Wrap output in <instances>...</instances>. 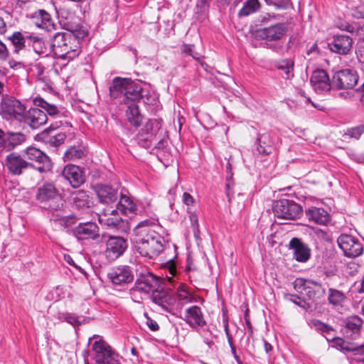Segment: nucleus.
I'll list each match as a JSON object with an SVG mask.
<instances>
[{"label":"nucleus","instance_id":"obj_1","mask_svg":"<svg viewBox=\"0 0 364 364\" xmlns=\"http://www.w3.org/2000/svg\"><path fill=\"white\" fill-rule=\"evenodd\" d=\"M157 222L154 218L146 219L134 228L131 241L134 251L141 257L154 259L164 250V238L151 229Z\"/></svg>","mask_w":364,"mask_h":364},{"label":"nucleus","instance_id":"obj_2","mask_svg":"<svg viewBox=\"0 0 364 364\" xmlns=\"http://www.w3.org/2000/svg\"><path fill=\"white\" fill-rule=\"evenodd\" d=\"M109 90L111 97L119 98L120 102L125 105L136 104L144 97L141 81L131 78L115 77Z\"/></svg>","mask_w":364,"mask_h":364},{"label":"nucleus","instance_id":"obj_3","mask_svg":"<svg viewBox=\"0 0 364 364\" xmlns=\"http://www.w3.org/2000/svg\"><path fill=\"white\" fill-rule=\"evenodd\" d=\"M87 33L82 31L80 35L69 33H57L52 39L51 48L54 55L61 59L73 60L79 55L80 47L77 38H84Z\"/></svg>","mask_w":364,"mask_h":364},{"label":"nucleus","instance_id":"obj_4","mask_svg":"<svg viewBox=\"0 0 364 364\" xmlns=\"http://www.w3.org/2000/svg\"><path fill=\"white\" fill-rule=\"evenodd\" d=\"M25 106L17 99L7 95H2L0 102V115L6 120L21 121Z\"/></svg>","mask_w":364,"mask_h":364},{"label":"nucleus","instance_id":"obj_5","mask_svg":"<svg viewBox=\"0 0 364 364\" xmlns=\"http://www.w3.org/2000/svg\"><path fill=\"white\" fill-rule=\"evenodd\" d=\"M294 289L301 295H305L309 300L316 301L324 296L325 289L322 285L311 279L296 278L293 283Z\"/></svg>","mask_w":364,"mask_h":364},{"label":"nucleus","instance_id":"obj_6","mask_svg":"<svg viewBox=\"0 0 364 364\" xmlns=\"http://www.w3.org/2000/svg\"><path fill=\"white\" fill-rule=\"evenodd\" d=\"M159 284L158 279L152 273L144 272L140 273L137 277L134 287L130 289L131 294L136 297L137 294H140V298L147 296L152 293Z\"/></svg>","mask_w":364,"mask_h":364},{"label":"nucleus","instance_id":"obj_7","mask_svg":"<svg viewBox=\"0 0 364 364\" xmlns=\"http://www.w3.org/2000/svg\"><path fill=\"white\" fill-rule=\"evenodd\" d=\"M273 212L278 218L296 220L302 213V208L292 200L281 199L273 205Z\"/></svg>","mask_w":364,"mask_h":364},{"label":"nucleus","instance_id":"obj_8","mask_svg":"<svg viewBox=\"0 0 364 364\" xmlns=\"http://www.w3.org/2000/svg\"><path fill=\"white\" fill-rule=\"evenodd\" d=\"M24 157L28 163L32 164L31 168L40 173H47L52 169L53 163L50 158L37 148L33 146L27 148Z\"/></svg>","mask_w":364,"mask_h":364},{"label":"nucleus","instance_id":"obj_9","mask_svg":"<svg viewBox=\"0 0 364 364\" xmlns=\"http://www.w3.org/2000/svg\"><path fill=\"white\" fill-rule=\"evenodd\" d=\"M7 39L14 46L13 53L15 54H18L21 50L25 49L26 43L30 46L31 43H33L32 46L34 50L38 53L39 52L38 48L41 47L43 43L42 39L38 36L29 35L26 32L21 33L19 31L13 33L12 35L8 36Z\"/></svg>","mask_w":364,"mask_h":364},{"label":"nucleus","instance_id":"obj_10","mask_svg":"<svg viewBox=\"0 0 364 364\" xmlns=\"http://www.w3.org/2000/svg\"><path fill=\"white\" fill-rule=\"evenodd\" d=\"M92 349L94 359L97 364H119L111 347L104 341H95Z\"/></svg>","mask_w":364,"mask_h":364},{"label":"nucleus","instance_id":"obj_11","mask_svg":"<svg viewBox=\"0 0 364 364\" xmlns=\"http://www.w3.org/2000/svg\"><path fill=\"white\" fill-rule=\"evenodd\" d=\"M339 247L348 257H356L363 252V244L352 235L343 234L337 240Z\"/></svg>","mask_w":364,"mask_h":364},{"label":"nucleus","instance_id":"obj_12","mask_svg":"<svg viewBox=\"0 0 364 364\" xmlns=\"http://www.w3.org/2000/svg\"><path fill=\"white\" fill-rule=\"evenodd\" d=\"M358 76L356 72L344 69L336 72L332 78V85L338 89L350 90L358 83Z\"/></svg>","mask_w":364,"mask_h":364},{"label":"nucleus","instance_id":"obj_13","mask_svg":"<svg viewBox=\"0 0 364 364\" xmlns=\"http://www.w3.org/2000/svg\"><path fill=\"white\" fill-rule=\"evenodd\" d=\"M108 278L115 285L127 284L134 281V272L128 265H119L114 267L108 273Z\"/></svg>","mask_w":364,"mask_h":364},{"label":"nucleus","instance_id":"obj_14","mask_svg":"<svg viewBox=\"0 0 364 364\" xmlns=\"http://www.w3.org/2000/svg\"><path fill=\"white\" fill-rule=\"evenodd\" d=\"M287 31V25L284 23H279L257 30L256 35L262 40L276 41L282 39Z\"/></svg>","mask_w":364,"mask_h":364},{"label":"nucleus","instance_id":"obj_15","mask_svg":"<svg viewBox=\"0 0 364 364\" xmlns=\"http://www.w3.org/2000/svg\"><path fill=\"white\" fill-rule=\"evenodd\" d=\"M311 85L318 94H323L330 91L332 81L326 70L323 69L315 70L310 78Z\"/></svg>","mask_w":364,"mask_h":364},{"label":"nucleus","instance_id":"obj_16","mask_svg":"<svg viewBox=\"0 0 364 364\" xmlns=\"http://www.w3.org/2000/svg\"><path fill=\"white\" fill-rule=\"evenodd\" d=\"M5 165L11 174L19 176L31 168L32 164L28 163L25 157L13 152L6 156Z\"/></svg>","mask_w":364,"mask_h":364},{"label":"nucleus","instance_id":"obj_17","mask_svg":"<svg viewBox=\"0 0 364 364\" xmlns=\"http://www.w3.org/2000/svg\"><path fill=\"white\" fill-rule=\"evenodd\" d=\"M127 248V241L122 237H109L106 243V257L111 260L116 259L123 255Z\"/></svg>","mask_w":364,"mask_h":364},{"label":"nucleus","instance_id":"obj_18","mask_svg":"<svg viewBox=\"0 0 364 364\" xmlns=\"http://www.w3.org/2000/svg\"><path fill=\"white\" fill-rule=\"evenodd\" d=\"M153 302L159 305L164 311L171 313L174 309L176 298L164 289H159L157 287L151 293Z\"/></svg>","mask_w":364,"mask_h":364},{"label":"nucleus","instance_id":"obj_19","mask_svg":"<svg viewBox=\"0 0 364 364\" xmlns=\"http://www.w3.org/2000/svg\"><path fill=\"white\" fill-rule=\"evenodd\" d=\"M353 39L347 35H335L328 43V47L331 52L339 55H348L352 49Z\"/></svg>","mask_w":364,"mask_h":364},{"label":"nucleus","instance_id":"obj_20","mask_svg":"<svg viewBox=\"0 0 364 364\" xmlns=\"http://www.w3.org/2000/svg\"><path fill=\"white\" fill-rule=\"evenodd\" d=\"M118 210L104 209L101 213L98 214L99 223L104 226L112 229H119L122 227L124 220L118 214Z\"/></svg>","mask_w":364,"mask_h":364},{"label":"nucleus","instance_id":"obj_21","mask_svg":"<svg viewBox=\"0 0 364 364\" xmlns=\"http://www.w3.org/2000/svg\"><path fill=\"white\" fill-rule=\"evenodd\" d=\"M61 175L73 188L80 187L85 181L84 172L75 165H66L63 169Z\"/></svg>","mask_w":364,"mask_h":364},{"label":"nucleus","instance_id":"obj_22","mask_svg":"<svg viewBox=\"0 0 364 364\" xmlns=\"http://www.w3.org/2000/svg\"><path fill=\"white\" fill-rule=\"evenodd\" d=\"M48 120L46 113L38 108H31L23 114L22 120L33 129L44 125Z\"/></svg>","mask_w":364,"mask_h":364},{"label":"nucleus","instance_id":"obj_23","mask_svg":"<svg viewBox=\"0 0 364 364\" xmlns=\"http://www.w3.org/2000/svg\"><path fill=\"white\" fill-rule=\"evenodd\" d=\"M73 235L78 240H96L99 237V228L95 223H81L73 229Z\"/></svg>","mask_w":364,"mask_h":364},{"label":"nucleus","instance_id":"obj_24","mask_svg":"<svg viewBox=\"0 0 364 364\" xmlns=\"http://www.w3.org/2000/svg\"><path fill=\"white\" fill-rule=\"evenodd\" d=\"M95 191L99 201L105 205H110L117 202L118 199V191L112 186L108 184H97L95 186Z\"/></svg>","mask_w":364,"mask_h":364},{"label":"nucleus","instance_id":"obj_25","mask_svg":"<svg viewBox=\"0 0 364 364\" xmlns=\"http://www.w3.org/2000/svg\"><path fill=\"white\" fill-rule=\"evenodd\" d=\"M183 318L191 328L203 327L206 324L201 309L198 306H192L186 309Z\"/></svg>","mask_w":364,"mask_h":364},{"label":"nucleus","instance_id":"obj_26","mask_svg":"<svg viewBox=\"0 0 364 364\" xmlns=\"http://www.w3.org/2000/svg\"><path fill=\"white\" fill-rule=\"evenodd\" d=\"M306 218L314 224L326 225L331 220L330 214L322 208L311 207L305 211Z\"/></svg>","mask_w":364,"mask_h":364},{"label":"nucleus","instance_id":"obj_27","mask_svg":"<svg viewBox=\"0 0 364 364\" xmlns=\"http://www.w3.org/2000/svg\"><path fill=\"white\" fill-rule=\"evenodd\" d=\"M289 248L294 250V255L298 262H306L311 255V250L308 245L301 239L294 237L289 242Z\"/></svg>","mask_w":364,"mask_h":364},{"label":"nucleus","instance_id":"obj_28","mask_svg":"<svg viewBox=\"0 0 364 364\" xmlns=\"http://www.w3.org/2000/svg\"><path fill=\"white\" fill-rule=\"evenodd\" d=\"M58 196V191L51 183H45L38 187L36 195V200L41 203L54 200Z\"/></svg>","mask_w":364,"mask_h":364},{"label":"nucleus","instance_id":"obj_29","mask_svg":"<svg viewBox=\"0 0 364 364\" xmlns=\"http://www.w3.org/2000/svg\"><path fill=\"white\" fill-rule=\"evenodd\" d=\"M33 23L38 28L50 31L54 28V23L50 15L45 10H38L33 16Z\"/></svg>","mask_w":364,"mask_h":364},{"label":"nucleus","instance_id":"obj_30","mask_svg":"<svg viewBox=\"0 0 364 364\" xmlns=\"http://www.w3.org/2000/svg\"><path fill=\"white\" fill-rule=\"evenodd\" d=\"M275 68L282 72V77L290 80L294 76V61L291 58L280 59L274 63Z\"/></svg>","mask_w":364,"mask_h":364},{"label":"nucleus","instance_id":"obj_31","mask_svg":"<svg viewBox=\"0 0 364 364\" xmlns=\"http://www.w3.org/2000/svg\"><path fill=\"white\" fill-rule=\"evenodd\" d=\"M116 208L122 214L128 215L130 213H136V205L128 196L121 193Z\"/></svg>","mask_w":364,"mask_h":364},{"label":"nucleus","instance_id":"obj_32","mask_svg":"<svg viewBox=\"0 0 364 364\" xmlns=\"http://www.w3.org/2000/svg\"><path fill=\"white\" fill-rule=\"evenodd\" d=\"M26 140V136L21 132H8L5 134L4 148L11 150Z\"/></svg>","mask_w":364,"mask_h":364},{"label":"nucleus","instance_id":"obj_33","mask_svg":"<svg viewBox=\"0 0 364 364\" xmlns=\"http://www.w3.org/2000/svg\"><path fill=\"white\" fill-rule=\"evenodd\" d=\"M128 108L126 111V116L129 122L138 127L142 121V115L140 114L139 107L136 104L127 105Z\"/></svg>","mask_w":364,"mask_h":364},{"label":"nucleus","instance_id":"obj_34","mask_svg":"<svg viewBox=\"0 0 364 364\" xmlns=\"http://www.w3.org/2000/svg\"><path fill=\"white\" fill-rule=\"evenodd\" d=\"M344 323L347 332L351 333V336L359 334L363 326V320L358 316H349L346 318Z\"/></svg>","mask_w":364,"mask_h":364},{"label":"nucleus","instance_id":"obj_35","mask_svg":"<svg viewBox=\"0 0 364 364\" xmlns=\"http://www.w3.org/2000/svg\"><path fill=\"white\" fill-rule=\"evenodd\" d=\"M260 8L259 0H247L238 12L239 17L248 16L257 12Z\"/></svg>","mask_w":364,"mask_h":364},{"label":"nucleus","instance_id":"obj_36","mask_svg":"<svg viewBox=\"0 0 364 364\" xmlns=\"http://www.w3.org/2000/svg\"><path fill=\"white\" fill-rule=\"evenodd\" d=\"M346 299V296L343 291L333 288L328 289V300L334 307L341 306Z\"/></svg>","mask_w":364,"mask_h":364},{"label":"nucleus","instance_id":"obj_37","mask_svg":"<svg viewBox=\"0 0 364 364\" xmlns=\"http://www.w3.org/2000/svg\"><path fill=\"white\" fill-rule=\"evenodd\" d=\"M89 196L85 191H77L73 193V204L77 208H89Z\"/></svg>","mask_w":364,"mask_h":364},{"label":"nucleus","instance_id":"obj_38","mask_svg":"<svg viewBox=\"0 0 364 364\" xmlns=\"http://www.w3.org/2000/svg\"><path fill=\"white\" fill-rule=\"evenodd\" d=\"M162 126V120L161 119H149L141 129V132L145 134H156Z\"/></svg>","mask_w":364,"mask_h":364},{"label":"nucleus","instance_id":"obj_39","mask_svg":"<svg viewBox=\"0 0 364 364\" xmlns=\"http://www.w3.org/2000/svg\"><path fill=\"white\" fill-rule=\"evenodd\" d=\"M84 156L83 150L77 146H70L64 153L63 159L65 161H75L82 159Z\"/></svg>","mask_w":364,"mask_h":364},{"label":"nucleus","instance_id":"obj_40","mask_svg":"<svg viewBox=\"0 0 364 364\" xmlns=\"http://www.w3.org/2000/svg\"><path fill=\"white\" fill-rule=\"evenodd\" d=\"M176 297L178 299L176 305L178 308H182L183 305L191 303L193 301V296L183 287L178 290Z\"/></svg>","mask_w":364,"mask_h":364},{"label":"nucleus","instance_id":"obj_41","mask_svg":"<svg viewBox=\"0 0 364 364\" xmlns=\"http://www.w3.org/2000/svg\"><path fill=\"white\" fill-rule=\"evenodd\" d=\"M269 136L266 134H262L257 138L258 145L257 150L259 154L267 156L272 151V146L267 144Z\"/></svg>","mask_w":364,"mask_h":364},{"label":"nucleus","instance_id":"obj_42","mask_svg":"<svg viewBox=\"0 0 364 364\" xmlns=\"http://www.w3.org/2000/svg\"><path fill=\"white\" fill-rule=\"evenodd\" d=\"M35 104L45 109L50 116H55L59 114V110L55 105L49 104L42 98L36 99Z\"/></svg>","mask_w":364,"mask_h":364},{"label":"nucleus","instance_id":"obj_43","mask_svg":"<svg viewBox=\"0 0 364 364\" xmlns=\"http://www.w3.org/2000/svg\"><path fill=\"white\" fill-rule=\"evenodd\" d=\"M363 133L364 126L360 125L347 129L346 132L343 134V137L345 139H358Z\"/></svg>","mask_w":364,"mask_h":364},{"label":"nucleus","instance_id":"obj_44","mask_svg":"<svg viewBox=\"0 0 364 364\" xmlns=\"http://www.w3.org/2000/svg\"><path fill=\"white\" fill-rule=\"evenodd\" d=\"M188 218L193 228V232L195 237L199 235L198 217L195 211H192L191 208H188Z\"/></svg>","mask_w":364,"mask_h":364},{"label":"nucleus","instance_id":"obj_45","mask_svg":"<svg viewBox=\"0 0 364 364\" xmlns=\"http://www.w3.org/2000/svg\"><path fill=\"white\" fill-rule=\"evenodd\" d=\"M352 364H364V344L353 350Z\"/></svg>","mask_w":364,"mask_h":364},{"label":"nucleus","instance_id":"obj_46","mask_svg":"<svg viewBox=\"0 0 364 364\" xmlns=\"http://www.w3.org/2000/svg\"><path fill=\"white\" fill-rule=\"evenodd\" d=\"M65 321L73 326H80L82 323L85 318L82 316H77L74 314H67L65 315Z\"/></svg>","mask_w":364,"mask_h":364},{"label":"nucleus","instance_id":"obj_47","mask_svg":"<svg viewBox=\"0 0 364 364\" xmlns=\"http://www.w3.org/2000/svg\"><path fill=\"white\" fill-rule=\"evenodd\" d=\"M66 139V135L63 132H60L54 136H51L49 139V144L50 146L58 147L64 143Z\"/></svg>","mask_w":364,"mask_h":364},{"label":"nucleus","instance_id":"obj_48","mask_svg":"<svg viewBox=\"0 0 364 364\" xmlns=\"http://www.w3.org/2000/svg\"><path fill=\"white\" fill-rule=\"evenodd\" d=\"M332 347L336 348L338 350L351 351L352 350L348 346V343L343 338L336 337L332 342Z\"/></svg>","mask_w":364,"mask_h":364},{"label":"nucleus","instance_id":"obj_49","mask_svg":"<svg viewBox=\"0 0 364 364\" xmlns=\"http://www.w3.org/2000/svg\"><path fill=\"white\" fill-rule=\"evenodd\" d=\"M287 299H288L290 301L295 304L296 305L303 308L308 309L309 307V304H308L304 299H301L299 296L294 294H288L286 296Z\"/></svg>","mask_w":364,"mask_h":364},{"label":"nucleus","instance_id":"obj_50","mask_svg":"<svg viewBox=\"0 0 364 364\" xmlns=\"http://www.w3.org/2000/svg\"><path fill=\"white\" fill-rule=\"evenodd\" d=\"M78 218L73 215H68L58 219V222L60 225L68 228L75 224Z\"/></svg>","mask_w":364,"mask_h":364},{"label":"nucleus","instance_id":"obj_51","mask_svg":"<svg viewBox=\"0 0 364 364\" xmlns=\"http://www.w3.org/2000/svg\"><path fill=\"white\" fill-rule=\"evenodd\" d=\"M314 325L317 331H320L321 333H322L323 334H325L326 333V331H328L329 330L331 331V326H330L318 320L314 321Z\"/></svg>","mask_w":364,"mask_h":364},{"label":"nucleus","instance_id":"obj_52","mask_svg":"<svg viewBox=\"0 0 364 364\" xmlns=\"http://www.w3.org/2000/svg\"><path fill=\"white\" fill-rule=\"evenodd\" d=\"M351 16L357 19L363 18L364 6H358L351 11Z\"/></svg>","mask_w":364,"mask_h":364},{"label":"nucleus","instance_id":"obj_53","mask_svg":"<svg viewBox=\"0 0 364 364\" xmlns=\"http://www.w3.org/2000/svg\"><path fill=\"white\" fill-rule=\"evenodd\" d=\"M9 55V50L6 46L0 41V60H5Z\"/></svg>","mask_w":364,"mask_h":364},{"label":"nucleus","instance_id":"obj_54","mask_svg":"<svg viewBox=\"0 0 364 364\" xmlns=\"http://www.w3.org/2000/svg\"><path fill=\"white\" fill-rule=\"evenodd\" d=\"M146 324L149 329L152 331H156L159 329L157 322L149 316H146Z\"/></svg>","mask_w":364,"mask_h":364},{"label":"nucleus","instance_id":"obj_55","mask_svg":"<svg viewBox=\"0 0 364 364\" xmlns=\"http://www.w3.org/2000/svg\"><path fill=\"white\" fill-rule=\"evenodd\" d=\"M325 338L328 341L333 342V339L336 338V331L335 330L331 327V331H328L325 334H323Z\"/></svg>","mask_w":364,"mask_h":364},{"label":"nucleus","instance_id":"obj_56","mask_svg":"<svg viewBox=\"0 0 364 364\" xmlns=\"http://www.w3.org/2000/svg\"><path fill=\"white\" fill-rule=\"evenodd\" d=\"M193 197L188 193H184L183 195V202L188 206L193 203Z\"/></svg>","mask_w":364,"mask_h":364},{"label":"nucleus","instance_id":"obj_57","mask_svg":"<svg viewBox=\"0 0 364 364\" xmlns=\"http://www.w3.org/2000/svg\"><path fill=\"white\" fill-rule=\"evenodd\" d=\"M9 65L12 69H18L22 66V63L21 62L16 61L14 59L9 60Z\"/></svg>","mask_w":364,"mask_h":364},{"label":"nucleus","instance_id":"obj_58","mask_svg":"<svg viewBox=\"0 0 364 364\" xmlns=\"http://www.w3.org/2000/svg\"><path fill=\"white\" fill-rule=\"evenodd\" d=\"M339 28L341 29V30H343V31H346L348 32H350V33H353L354 31V26L348 23H342Z\"/></svg>","mask_w":364,"mask_h":364},{"label":"nucleus","instance_id":"obj_59","mask_svg":"<svg viewBox=\"0 0 364 364\" xmlns=\"http://www.w3.org/2000/svg\"><path fill=\"white\" fill-rule=\"evenodd\" d=\"M182 51L185 54L191 55L193 53V45H184Z\"/></svg>","mask_w":364,"mask_h":364},{"label":"nucleus","instance_id":"obj_60","mask_svg":"<svg viewBox=\"0 0 364 364\" xmlns=\"http://www.w3.org/2000/svg\"><path fill=\"white\" fill-rule=\"evenodd\" d=\"M265 2L269 4V5H273V6H280L281 4H282V1L281 0H264Z\"/></svg>","mask_w":364,"mask_h":364},{"label":"nucleus","instance_id":"obj_61","mask_svg":"<svg viewBox=\"0 0 364 364\" xmlns=\"http://www.w3.org/2000/svg\"><path fill=\"white\" fill-rule=\"evenodd\" d=\"M6 31V25L2 18L0 17V34H3Z\"/></svg>","mask_w":364,"mask_h":364},{"label":"nucleus","instance_id":"obj_62","mask_svg":"<svg viewBox=\"0 0 364 364\" xmlns=\"http://www.w3.org/2000/svg\"><path fill=\"white\" fill-rule=\"evenodd\" d=\"M358 58L360 63H364V48L358 50Z\"/></svg>","mask_w":364,"mask_h":364},{"label":"nucleus","instance_id":"obj_63","mask_svg":"<svg viewBox=\"0 0 364 364\" xmlns=\"http://www.w3.org/2000/svg\"><path fill=\"white\" fill-rule=\"evenodd\" d=\"M226 336H227L228 341V343L230 345V347L231 350L235 351V346L233 344L232 335L230 333H228V335H226Z\"/></svg>","mask_w":364,"mask_h":364},{"label":"nucleus","instance_id":"obj_64","mask_svg":"<svg viewBox=\"0 0 364 364\" xmlns=\"http://www.w3.org/2000/svg\"><path fill=\"white\" fill-rule=\"evenodd\" d=\"M264 347L267 353H270L272 350V346L267 341L264 340Z\"/></svg>","mask_w":364,"mask_h":364}]
</instances>
